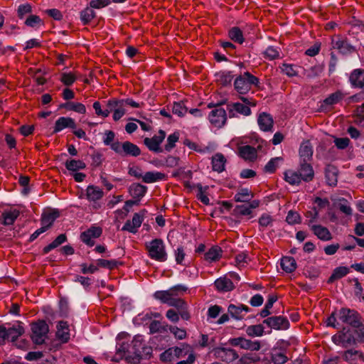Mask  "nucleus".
I'll return each instance as SVG.
<instances>
[{
    "label": "nucleus",
    "mask_w": 364,
    "mask_h": 364,
    "mask_svg": "<svg viewBox=\"0 0 364 364\" xmlns=\"http://www.w3.org/2000/svg\"><path fill=\"white\" fill-rule=\"evenodd\" d=\"M187 287L183 285H176L168 290L156 291L154 297L164 304L175 307L179 312L181 318L188 321L191 318L187 303L180 297V294L186 291Z\"/></svg>",
    "instance_id": "1"
},
{
    "label": "nucleus",
    "mask_w": 364,
    "mask_h": 364,
    "mask_svg": "<svg viewBox=\"0 0 364 364\" xmlns=\"http://www.w3.org/2000/svg\"><path fill=\"white\" fill-rule=\"evenodd\" d=\"M213 353L216 358L232 364H251L260 360L259 356L252 353H246L239 358V355L235 349L222 346L215 348Z\"/></svg>",
    "instance_id": "2"
},
{
    "label": "nucleus",
    "mask_w": 364,
    "mask_h": 364,
    "mask_svg": "<svg viewBox=\"0 0 364 364\" xmlns=\"http://www.w3.org/2000/svg\"><path fill=\"white\" fill-rule=\"evenodd\" d=\"M149 257L157 262H164L168 259L166 245L161 239H154L146 243Z\"/></svg>",
    "instance_id": "3"
},
{
    "label": "nucleus",
    "mask_w": 364,
    "mask_h": 364,
    "mask_svg": "<svg viewBox=\"0 0 364 364\" xmlns=\"http://www.w3.org/2000/svg\"><path fill=\"white\" fill-rule=\"evenodd\" d=\"M259 80L249 72H245L243 75L238 76L235 82V89L240 95L247 93L252 85L257 86Z\"/></svg>",
    "instance_id": "4"
},
{
    "label": "nucleus",
    "mask_w": 364,
    "mask_h": 364,
    "mask_svg": "<svg viewBox=\"0 0 364 364\" xmlns=\"http://www.w3.org/2000/svg\"><path fill=\"white\" fill-rule=\"evenodd\" d=\"M32 341L36 345L43 344L48 338L49 327L43 320H38L31 324Z\"/></svg>",
    "instance_id": "5"
},
{
    "label": "nucleus",
    "mask_w": 364,
    "mask_h": 364,
    "mask_svg": "<svg viewBox=\"0 0 364 364\" xmlns=\"http://www.w3.org/2000/svg\"><path fill=\"white\" fill-rule=\"evenodd\" d=\"M338 318L342 322L353 328L361 326L360 314L355 310L343 308L338 313Z\"/></svg>",
    "instance_id": "6"
},
{
    "label": "nucleus",
    "mask_w": 364,
    "mask_h": 364,
    "mask_svg": "<svg viewBox=\"0 0 364 364\" xmlns=\"http://www.w3.org/2000/svg\"><path fill=\"white\" fill-rule=\"evenodd\" d=\"M112 150L117 154L121 156H138L141 154L140 149L134 144L130 141H124L121 143L116 141L112 146Z\"/></svg>",
    "instance_id": "7"
},
{
    "label": "nucleus",
    "mask_w": 364,
    "mask_h": 364,
    "mask_svg": "<svg viewBox=\"0 0 364 364\" xmlns=\"http://www.w3.org/2000/svg\"><path fill=\"white\" fill-rule=\"evenodd\" d=\"M332 341L337 346L348 348L355 343V339L349 328H343L342 331L333 335Z\"/></svg>",
    "instance_id": "8"
},
{
    "label": "nucleus",
    "mask_w": 364,
    "mask_h": 364,
    "mask_svg": "<svg viewBox=\"0 0 364 364\" xmlns=\"http://www.w3.org/2000/svg\"><path fill=\"white\" fill-rule=\"evenodd\" d=\"M228 343L232 346H239L244 350L257 351L261 348V344L259 341H251L243 337L230 338Z\"/></svg>",
    "instance_id": "9"
},
{
    "label": "nucleus",
    "mask_w": 364,
    "mask_h": 364,
    "mask_svg": "<svg viewBox=\"0 0 364 364\" xmlns=\"http://www.w3.org/2000/svg\"><path fill=\"white\" fill-rule=\"evenodd\" d=\"M165 137V132L163 130H159L158 134L154 135L151 138H145L144 139V143L150 151L156 153H159L162 151L160 145L161 142L164 140Z\"/></svg>",
    "instance_id": "10"
},
{
    "label": "nucleus",
    "mask_w": 364,
    "mask_h": 364,
    "mask_svg": "<svg viewBox=\"0 0 364 364\" xmlns=\"http://www.w3.org/2000/svg\"><path fill=\"white\" fill-rule=\"evenodd\" d=\"M263 323L277 331L287 330L289 328V320L282 316L268 317L263 321Z\"/></svg>",
    "instance_id": "11"
},
{
    "label": "nucleus",
    "mask_w": 364,
    "mask_h": 364,
    "mask_svg": "<svg viewBox=\"0 0 364 364\" xmlns=\"http://www.w3.org/2000/svg\"><path fill=\"white\" fill-rule=\"evenodd\" d=\"M227 114L222 107H216L209 114V121L215 127L221 128L226 122Z\"/></svg>",
    "instance_id": "12"
},
{
    "label": "nucleus",
    "mask_w": 364,
    "mask_h": 364,
    "mask_svg": "<svg viewBox=\"0 0 364 364\" xmlns=\"http://www.w3.org/2000/svg\"><path fill=\"white\" fill-rule=\"evenodd\" d=\"M332 48L338 50L342 54H348L354 51V47L345 38L340 36H335L331 40Z\"/></svg>",
    "instance_id": "13"
},
{
    "label": "nucleus",
    "mask_w": 364,
    "mask_h": 364,
    "mask_svg": "<svg viewBox=\"0 0 364 364\" xmlns=\"http://www.w3.org/2000/svg\"><path fill=\"white\" fill-rule=\"evenodd\" d=\"M107 106L112 110L114 121L119 120L126 113V106L121 100H109Z\"/></svg>",
    "instance_id": "14"
},
{
    "label": "nucleus",
    "mask_w": 364,
    "mask_h": 364,
    "mask_svg": "<svg viewBox=\"0 0 364 364\" xmlns=\"http://www.w3.org/2000/svg\"><path fill=\"white\" fill-rule=\"evenodd\" d=\"M102 230L100 227L92 226L90 228L84 231L80 235L81 240L90 247L94 245V239L99 237L102 235Z\"/></svg>",
    "instance_id": "15"
},
{
    "label": "nucleus",
    "mask_w": 364,
    "mask_h": 364,
    "mask_svg": "<svg viewBox=\"0 0 364 364\" xmlns=\"http://www.w3.org/2000/svg\"><path fill=\"white\" fill-rule=\"evenodd\" d=\"M144 221V215L141 213H136L134 214L131 220H127L123 225L122 230L127 231L131 233H136L139 228Z\"/></svg>",
    "instance_id": "16"
},
{
    "label": "nucleus",
    "mask_w": 364,
    "mask_h": 364,
    "mask_svg": "<svg viewBox=\"0 0 364 364\" xmlns=\"http://www.w3.org/2000/svg\"><path fill=\"white\" fill-rule=\"evenodd\" d=\"M132 348L134 350V353L137 358H139L143 354L149 355L151 353L150 347L145 346L143 338L141 336H136L132 342Z\"/></svg>",
    "instance_id": "17"
},
{
    "label": "nucleus",
    "mask_w": 364,
    "mask_h": 364,
    "mask_svg": "<svg viewBox=\"0 0 364 364\" xmlns=\"http://www.w3.org/2000/svg\"><path fill=\"white\" fill-rule=\"evenodd\" d=\"M214 285L218 291L223 293L231 291L235 289L233 282L227 276L220 277L217 279L214 282Z\"/></svg>",
    "instance_id": "18"
},
{
    "label": "nucleus",
    "mask_w": 364,
    "mask_h": 364,
    "mask_svg": "<svg viewBox=\"0 0 364 364\" xmlns=\"http://www.w3.org/2000/svg\"><path fill=\"white\" fill-rule=\"evenodd\" d=\"M230 117H235L237 114L250 116L252 113L250 108L240 102H234L228 106Z\"/></svg>",
    "instance_id": "19"
},
{
    "label": "nucleus",
    "mask_w": 364,
    "mask_h": 364,
    "mask_svg": "<svg viewBox=\"0 0 364 364\" xmlns=\"http://www.w3.org/2000/svg\"><path fill=\"white\" fill-rule=\"evenodd\" d=\"M349 81L353 87L364 88V70H353L350 75Z\"/></svg>",
    "instance_id": "20"
},
{
    "label": "nucleus",
    "mask_w": 364,
    "mask_h": 364,
    "mask_svg": "<svg viewBox=\"0 0 364 364\" xmlns=\"http://www.w3.org/2000/svg\"><path fill=\"white\" fill-rule=\"evenodd\" d=\"M20 215V210L16 208L4 210L1 214V223L8 226L13 225Z\"/></svg>",
    "instance_id": "21"
},
{
    "label": "nucleus",
    "mask_w": 364,
    "mask_h": 364,
    "mask_svg": "<svg viewBox=\"0 0 364 364\" xmlns=\"http://www.w3.org/2000/svg\"><path fill=\"white\" fill-rule=\"evenodd\" d=\"M75 127L76 124L73 119L67 117H60L55 123L53 133H58L65 128L75 129Z\"/></svg>",
    "instance_id": "22"
},
{
    "label": "nucleus",
    "mask_w": 364,
    "mask_h": 364,
    "mask_svg": "<svg viewBox=\"0 0 364 364\" xmlns=\"http://www.w3.org/2000/svg\"><path fill=\"white\" fill-rule=\"evenodd\" d=\"M60 213L58 210H51L43 213L41 216V227L47 230L59 217Z\"/></svg>",
    "instance_id": "23"
},
{
    "label": "nucleus",
    "mask_w": 364,
    "mask_h": 364,
    "mask_svg": "<svg viewBox=\"0 0 364 364\" xmlns=\"http://www.w3.org/2000/svg\"><path fill=\"white\" fill-rule=\"evenodd\" d=\"M86 198L90 202H96L104 196V192L102 188L94 185H90L86 188Z\"/></svg>",
    "instance_id": "24"
},
{
    "label": "nucleus",
    "mask_w": 364,
    "mask_h": 364,
    "mask_svg": "<svg viewBox=\"0 0 364 364\" xmlns=\"http://www.w3.org/2000/svg\"><path fill=\"white\" fill-rule=\"evenodd\" d=\"M56 337L62 343H67L70 339L69 326L66 321H60L57 325Z\"/></svg>",
    "instance_id": "25"
},
{
    "label": "nucleus",
    "mask_w": 364,
    "mask_h": 364,
    "mask_svg": "<svg viewBox=\"0 0 364 364\" xmlns=\"http://www.w3.org/2000/svg\"><path fill=\"white\" fill-rule=\"evenodd\" d=\"M299 173L302 180L306 182L312 181L314 176V171L311 165L304 161H301L300 162Z\"/></svg>",
    "instance_id": "26"
},
{
    "label": "nucleus",
    "mask_w": 364,
    "mask_h": 364,
    "mask_svg": "<svg viewBox=\"0 0 364 364\" xmlns=\"http://www.w3.org/2000/svg\"><path fill=\"white\" fill-rule=\"evenodd\" d=\"M228 311L235 319L241 320L243 318L245 314L249 311V308L244 305L237 306L235 304H230Z\"/></svg>",
    "instance_id": "27"
},
{
    "label": "nucleus",
    "mask_w": 364,
    "mask_h": 364,
    "mask_svg": "<svg viewBox=\"0 0 364 364\" xmlns=\"http://www.w3.org/2000/svg\"><path fill=\"white\" fill-rule=\"evenodd\" d=\"M6 340L16 341L24 333V328L19 324L6 326Z\"/></svg>",
    "instance_id": "28"
},
{
    "label": "nucleus",
    "mask_w": 364,
    "mask_h": 364,
    "mask_svg": "<svg viewBox=\"0 0 364 364\" xmlns=\"http://www.w3.org/2000/svg\"><path fill=\"white\" fill-rule=\"evenodd\" d=\"M257 122L261 130L264 132L272 131L273 127V119L270 114L263 112L257 119Z\"/></svg>",
    "instance_id": "29"
},
{
    "label": "nucleus",
    "mask_w": 364,
    "mask_h": 364,
    "mask_svg": "<svg viewBox=\"0 0 364 364\" xmlns=\"http://www.w3.org/2000/svg\"><path fill=\"white\" fill-rule=\"evenodd\" d=\"M311 230L318 239L323 241H328L332 239L331 233L328 229L322 225H311Z\"/></svg>",
    "instance_id": "30"
},
{
    "label": "nucleus",
    "mask_w": 364,
    "mask_h": 364,
    "mask_svg": "<svg viewBox=\"0 0 364 364\" xmlns=\"http://www.w3.org/2000/svg\"><path fill=\"white\" fill-rule=\"evenodd\" d=\"M146 191V186L140 183H133L129 188V194L133 198L136 199L137 201L144 197Z\"/></svg>",
    "instance_id": "31"
},
{
    "label": "nucleus",
    "mask_w": 364,
    "mask_h": 364,
    "mask_svg": "<svg viewBox=\"0 0 364 364\" xmlns=\"http://www.w3.org/2000/svg\"><path fill=\"white\" fill-rule=\"evenodd\" d=\"M239 154L246 160L252 161L257 158V151L255 148L246 145L239 148Z\"/></svg>",
    "instance_id": "32"
},
{
    "label": "nucleus",
    "mask_w": 364,
    "mask_h": 364,
    "mask_svg": "<svg viewBox=\"0 0 364 364\" xmlns=\"http://www.w3.org/2000/svg\"><path fill=\"white\" fill-rule=\"evenodd\" d=\"M225 163L226 159L220 153H218L212 157V166L215 171L223 172L225 170Z\"/></svg>",
    "instance_id": "33"
},
{
    "label": "nucleus",
    "mask_w": 364,
    "mask_h": 364,
    "mask_svg": "<svg viewBox=\"0 0 364 364\" xmlns=\"http://www.w3.org/2000/svg\"><path fill=\"white\" fill-rule=\"evenodd\" d=\"M299 155L301 161L310 160L313 155V148L309 141L303 142L299 149Z\"/></svg>",
    "instance_id": "34"
},
{
    "label": "nucleus",
    "mask_w": 364,
    "mask_h": 364,
    "mask_svg": "<svg viewBox=\"0 0 364 364\" xmlns=\"http://www.w3.org/2000/svg\"><path fill=\"white\" fill-rule=\"evenodd\" d=\"M222 250L218 246H213L205 252L204 258L209 262H216L222 257Z\"/></svg>",
    "instance_id": "35"
},
{
    "label": "nucleus",
    "mask_w": 364,
    "mask_h": 364,
    "mask_svg": "<svg viewBox=\"0 0 364 364\" xmlns=\"http://www.w3.org/2000/svg\"><path fill=\"white\" fill-rule=\"evenodd\" d=\"M165 178V174L158 171H148L143 175L142 180L144 183H151L162 181Z\"/></svg>",
    "instance_id": "36"
},
{
    "label": "nucleus",
    "mask_w": 364,
    "mask_h": 364,
    "mask_svg": "<svg viewBox=\"0 0 364 364\" xmlns=\"http://www.w3.org/2000/svg\"><path fill=\"white\" fill-rule=\"evenodd\" d=\"M281 267L286 272L291 273L296 268V262L291 257H284L281 259Z\"/></svg>",
    "instance_id": "37"
},
{
    "label": "nucleus",
    "mask_w": 364,
    "mask_h": 364,
    "mask_svg": "<svg viewBox=\"0 0 364 364\" xmlns=\"http://www.w3.org/2000/svg\"><path fill=\"white\" fill-rule=\"evenodd\" d=\"M284 180L291 185H299L302 178L298 172L287 170L284 172Z\"/></svg>",
    "instance_id": "38"
},
{
    "label": "nucleus",
    "mask_w": 364,
    "mask_h": 364,
    "mask_svg": "<svg viewBox=\"0 0 364 364\" xmlns=\"http://www.w3.org/2000/svg\"><path fill=\"white\" fill-rule=\"evenodd\" d=\"M245 332L250 337H260L264 334V328L262 324L251 325L247 327Z\"/></svg>",
    "instance_id": "39"
},
{
    "label": "nucleus",
    "mask_w": 364,
    "mask_h": 364,
    "mask_svg": "<svg viewBox=\"0 0 364 364\" xmlns=\"http://www.w3.org/2000/svg\"><path fill=\"white\" fill-rule=\"evenodd\" d=\"M326 179L327 183L331 186H335L338 182L336 169L333 166H328L326 169Z\"/></svg>",
    "instance_id": "40"
},
{
    "label": "nucleus",
    "mask_w": 364,
    "mask_h": 364,
    "mask_svg": "<svg viewBox=\"0 0 364 364\" xmlns=\"http://www.w3.org/2000/svg\"><path fill=\"white\" fill-rule=\"evenodd\" d=\"M65 165L66 168L70 171H77L78 170L84 169L86 167L85 162L81 160L75 159L67 160Z\"/></svg>",
    "instance_id": "41"
},
{
    "label": "nucleus",
    "mask_w": 364,
    "mask_h": 364,
    "mask_svg": "<svg viewBox=\"0 0 364 364\" xmlns=\"http://www.w3.org/2000/svg\"><path fill=\"white\" fill-rule=\"evenodd\" d=\"M175 358H183L190 353H193L191 347L188 344H182L180 347L172 348Z\"/></svg>",
    "instance_id": "42"
},
{
    "label": "nucleus",
    "mask_w": 364,
    "mask_h": 364,
    "mask_svg": "<svg viewBox=\"0 0 364 364\" xmlns=\"http://www.w3.org/2000/svg\"><path fill=\"white\" fill-rule=\"evenodd\" d=\"M252 198V193L247 188H242L235 196V200L237 202H249Z\"/></svg>",
    "instance_id": "43"
},
{
    "label": "nucleus",
    "mask_w": 364,
    "mask_h": 364,
    "mask_svg": "<svg viewBox=\"0 0 364 364\" xmlns=\"http://www.w3.org/2000/svg\"><path fill=\"white\" fill-rule=\"evenodd\" d=\"M66 241V235L65 234H61L58 235L51 243L48 245L46 246L43 251V253L47 254L53 249L56 248L63 242Z\"/></svg>",
    "instance_id": "44"
},
{
    "label": "nucleus",
    "mask_w": 364,
    "mask_h": 364,
    "mask_svg": "<svg viewBox=\"0 0 364 364\" xmlns=\"http://www.w3.org/2000/svg\"><path fill=\"white\" fill-rule=\"evenodd\" d=\"M280 49L272 46H268L263 53V55L266 59L273 60L279 58Z\"/></svg>",
    "instance_id": "45"
},
{
    "label": "nucleus",
    "mask_w": 364,
    "mask_h": 364,
    "mask_svg": "<svg viewBox=\"0 0 364 364\" xmlns=\"http://www.w3.org/2000/svg\"><path fill=\"white\" fill-rule=\"evenodd\" d=\"M230 38L235 43L242 44L244 42L242 31L238 27H232L229 31Z\"/></svg>",
    "instance_id": "46"
},
{
    "label": "nucleus",
    "mask_w": 364,
    "mask_h": 364,
    "mask_svg": "<svg viewBox=\"0 0 364 364\" xmlns=\"http://www.w3.org/2000/svg\"><path fill=\"white\" fill-rule=\"evenodd\" d=\"M63 107L70 111H74L80 114H85L86 112L85 106L80 102H69L65 103Z\"/></svg>",
    "instance_id": "47"
},
{
    "label": "nucleus",
    "mask_w": 364,
    "mask_h": 364,
    "mask_svg": "<svg viewBox=\"0 0 364 364\" xmlns=\"http://www.w3.org/2000/svg\"><path fill=\"white\" fill-rule=\"evenodd\" d=\"M283 161L282 157H275L270 159L268 163L264 166V171L266 173H274L277 167L279 166V164H281Z\"/></svg>",
    "instance_id": "48"
},
{
    "label": "nucleus",
    "mask_w": 364,
    "mask_h": 364,
    "mask_svg": "<svg viewBox=\"0 0 364 364\" xmlns=\"http://www.w3.org/2000/svg\"><path fill=\"white\" fill-rule=\"evenodd\" d=\"M349 272V269L346 267H338L336 268L328 279V282L331 283L336 279L345 277Z\"/></svg>",
    "instance_id": "49"
},
{
    "label": "nucleus",
    "mask_w": 364,
    "mask_h": 364,
    "mask_svg": "<svg viewBox=\"0 0 364 364\" xmlns=\"http://www.w3.org/2000/svg\"><path fill=\"white\" fill-rule=\"evenodd\" d=\"M95 17V12L92 10V9L90 6L87 7L80 12V19L84 25H86L88 23H90Z\"/></svg>",
    "instance_id": "50"
},
{
    "label": "nucleus",
    "mask_w": 364,
    "mask_h": 364,
    "mask_svg": "<svg viewBox=\"0 0 364 364\" xmlns=\"http://www.w3.org/2000/svg\"><path fill=\"white\" fill-rule=\"evenodd\" d=\"M25 24L27 26L38 28L40 26L43 25V21L42 19L36 15H30L25 21Z\"/></svg>",
    "instance_id": "51"
},
{
    "label": "nucleus",
    "mask_w": 364,
    "mask_h": 364,
    "mask_svg": "<svg viewBox=\"0 0 364 364\" xmlns=\"http://www.w3.org/2000/svg\"><path fill=\"white\" fill-rule=\"evenodd\" d=\"M76 80L77 75L73 73H62L60 74V80L66 86L72 85Z\"/></svg>",
    "instance_id": "52"
},
{
    "label": "nucleus",
    "mask_w": 364,
    "mask_h": 364,
    "mask_svg": "<svg viewBox=\"0 0 364 364\" xmlns=\"http://www.w3.org/2000/svg\"><path fill=\"white\" fill-rule=\"evenodd\" d=\"M179 139V133L174 132L170 134L166 140V144H165V150L167 151H170L172 149H173L176 146V143L178 141Z\"/></svg>",
    "instance_id": "53"
},
{
    "label": "nucleus",
    "mask_w": 364,
    "mask_h": 364,
    "mask_svg": "<svg viewBox=\"0 0 364 364\" xmlns=\"http://www.w3.org/2000/svg\"><path fill=\"white\" fill-rule=\"evenodd\" d=\"M343 98V94L341 92H336L324 100V103L327 105H333L338 103Z\"/></svg>",
    "instance_id": "54"
},
{
    "label": "nucleus",
    "mask_w": 364,
    "mask_h": 364,
    "mask_svg": "<svg viewBox=\"0 0 364 364\" xmlns=\"http://www.w3.org/2000/svg\"><path fill=\"white\" fill-rule=\"evenodd\" d=\"M114 137L115 134L111 130L105 131L103 136V143L106 146H109L112 150L113 144L116 143V141H114Z\"/></svg>",
    "instance_id": "55"
},
{
    "label": "nucleus",
    "mask_w": 364,
    "mask_h": 364,
    "mask_svg": "<svg viewBox=\"0 0 364 364\" xmlns=\"http://www.w3.org/2000/svg\"><path fill=\"white\" fill-rule=\"evenodd\" d=\"M172 112L178 117H183L187 112V108L182 102H174L172 107Z\"/></svg>",
    "instance_id": "56"
},
{
    "label": "nucleus",
    "mask_w": 364,
    "mask_h": 364,
    "mask_svg": "<svg viewBox=\"0 0 364 364\" xmlns=\"http://www.w3.org/2000/svg\"><path fill=\"white\" fill-rule=\"evenodd\" d=\"M295 66L292 64L284 63L282 67V71L283 73L289 77H294L297 75V71L295 69Z\"/></svg>",
    "instance_id": "57"
},
{
    "label": "nucleus",
    "mask_w": 364,
    "mask_h": 364,
    "mask_svg": "<svg viewBox=\"0 0 364 364\" xmlns=\"http://www.w3.org/2000/svg\"><path fill=\"white\" fill-rule=\"evenodd\" d=\"M31 12L32 7L29 4H21L18 7V16L21 19L23 18L26 15L29 14Z\"/></svg>",
    "instance_id": "58"
},
{
    "label": "nucleus",
    "mask_w": 364,
    "mask_h": 364,
    "mask_svg": "<svg viewBox=\"0 0 364 364\" xmlns=\"http://www.w3.org/2000/svg\"><path fill=\"white\" fill-rule=\"evenodd\" d=\"M273 219L271 215L267 213L262 214L259 218V226L262 228H267L272 224Z\"/></svg>",
    "instance_id": "59"
},
{
    "label": "nucleus",
    "mask_w": 364,
    "mask_h": 364,
    "mask_svg": "<svg viewBox=\"0 0 364 364\" xmlns=\"http://www.w3.org/2000/svg\"><path fill=\"white\" fill-rule=\"evenodd\" d=\"M300 215L298 213L294 212L292 210L289 211L286 221L291 225L297 224L300 223Z\"/></svg>",
    "instance_id": "60"
},
{
    "label": "nucleus",
    "mask_w": 364,
    "mask_h": 364,
    "mask_svg": "<svg viewBox=\"0 0 364 364\" xmlns=\"http://www.w3.org/2000/svg\"><path fill=\"white\" fill-rule=\"evenodd\" d=\"M169 331L176 338L179 340H182L186 336V331L184 329L178 328L177 326H170Z\"/></svg>",
    "instance_id": "61"
},
{
    "label": "nucleus",
    "mask_w": 364,
    "mask_h": 364,
    "mask_svg": "<svg viewBox=\"0 0 364 364\" xmlns=\"http://www.w3.org/2000/svg\"><path fill=\"white\" fill-rule=\"evenodd\" d=\"M97 265L101 267L112 269L117 267V261L100 259L97 261Z\"/></svg>",
    "instance_id": "62"
},
{
    "label": "nucleus",
    "mask_w": 364,
    "mask_h": 364,
    "mask_svg": "<svg viewBox=\"0 0 364 364\" xmlns=\"http://www.w3.org/2000/svg\"><path fill=\"white\" fill-rule=\"evenodd\" d=\"M334 144L339 149H344L347 148L350 144V139L347 137L334 139Z\"/></svg>",
    "instance_id": "63"
},
{
    "label": "nucleus",
    "mask_w": 364,
    "mask_h": 364,
    "mask_svg": "<svg viewBox=\"0 0 364 364\" xmlns=\"http://www.w3.org/2000/svg\"><path fill=\"white\" fill-rule=\"evenodd\" d=\"M186 256L185 250L183 247H178L175 250V259L177 264H184L183 261Z\"/></svg>",
    "instance_id": "64"
}]
</instances>
